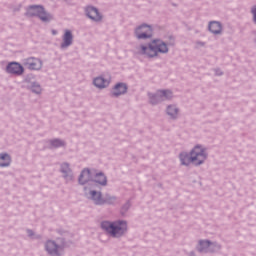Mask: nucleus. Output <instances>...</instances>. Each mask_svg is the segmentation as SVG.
Here are the masks:
<instances>
[{
	"instance_id": "16",
	"label": "nucleus",
	"mask_w": 256,
	"mask_h": 256,
	"mask_svg": "<svg viewBox=\"0 0 256 256\" xmlns=\"http://www.w3.org/2000/svg\"><path fill=\"white\" fill-rule=\"evenodd\" d=\"M93 181L95 183H98V185H107V177H105V174L103 173H96V175L93 178Z\"/></svg>"
},
{
	"instance_id": "15",
	"label": "nucleus",
	"mask_w": 256,
	"mask_h": 256,
	"mask_svg": "<svg viewBox=\"0 0 256 256\" xmlns=\"http://www.w3.org/2000/svg\"><path fill=\"white\" fill-rule=\"evenodd\" d=\"M222 27L221 24L219 22H211L209 24V31H211V33H214V35H218V33H221Z\"/></svg>"
},
{
	"instance_id": "6",
	"label": "nucleus",
	"mask_w": 256,
	"mask_h": 256,
	"mask_svg": "<svg viewBox=\"0 0 256 256\" xmlns=\"http://www.w3.org/2000/svg\"><path fill=\"white\" fill-rule=\"evenodd\" d=\"M151 35H153L151 26L142 25L136 29V37H138V39H149Z\"/></svg>"
},
{
	"instance_id": "21",
	"label": "nucleus",
	"mask_w": 256,
	"mask_h": 256,
	"mask_svg": "<svg viewBox=\"0 0 256 256\" xmlns=\"http://www.w3.org/2000/svg\"><path fill=\"white\" fill-rule=\"evenodd\" d=\"M209 245H211L209 241H200V251H203L206 247H209Z\"/></svg>"
},
{
	"instance_id": "22",
	"label": "nucleus",
	"mask_w": 256,
	"mask_h": 256,
	"mask_svg": "<svg viewBox=\"0 0 256 256\" xmlns=\"http://www.w3.org/2000/svg\"><path fill=\"white\" fill-rule=\"evenodd\" d=\"M31 89H32L33 93H37V94L41 93V86H39L37 84H33Z\"/></svg>"
},
{
	"instance_id": "2",
	"label": "nucleus",
	"mask_w": 256,
	"mask_h": 256,
	"mask_svg": "<svg viewBox=\"0 0 256 256\" xmlns=\"http://www.w3.org/2000/svg\"><path fill=\"white\" fill-rule=\"evenodd\" d=\"M168 51L169 48L165 42L162 40H153L148 44V46L142 45L139 53L146 57H157L159 53H167Z\"/></svg>"
},
{
	"instance_id": "13",
	"label": "nucleus",
	"mask_w": 256,
	"mask_h": 256,
	"mask_svg": "<svg viewBox=\"0 0 256 256\" xmlns=\"http://www.w3.org/2000/svg\"><path fill=\"white\" fill-rule=\"evenodd\" d=\"M109 83H111V81L103 77H97L94 79V85L95 87H98V89H105V87H109Z\"/></svg>"
},
{
	"instance_id": "11",
	"label": "nucleus",
	"mask_w": 256,
	"mask_h": 256,
	"mask_svg": "<svg viewBox=\"0 0 256 256\" xmlns=\"http://www.w3.org/2000/svg\"><path fill=\"white\" fill-rule=\"evenodd\" d=\"M86 15L89 17V19H92V21H101L102 16L99 13V10H97L94 7H88L86 9Z\"/></svg>"
},
{
	"instance_id": "12",
	"label": "nucleus",
	"mask_w": 256,
	"mask_h": 256,
	"mask_svg": "<svg viewBox=\"0 0 256 256\" xmlns=\"http://www.w3.org/2000/svg\"><path fill=\"white\" fill-rule=\"evenodd\" d=\"M73 43V34L66 30L63 36V42L61 44L62 49H65L66 47H69Z\"/></svg>"
},
{
	"instance_id": "19",
	"label": "nucleus",
	"mask_w": 256,
	"mask_h": 256,
	"mask_svg": "<svg viewBox=\"0 0 256 256\" xmlns=\"http://www.w3.org/2000/svg\"><path fill=\"white\" fill-rule=\"evenodd\" d=\"M167 113L170 115V117H177L179 110H177V107L175 106H168Z\"/></svg>"
},
{
	"instance_id": "23",
	"label": "nucleus",
	"mask_w": 256,
	"mask_h": 256,
	"mask_svg": "<svg viewBox=\"0 0 256 256\" xmlns=\"http://www.w3.org/2000/svg\"><path fill=\"white\" fill-rule=\"evenodd\" d=\"M253 21L256 23V6L252 8Z\"/></svg>"
},
{
	"instance_id": "8",
	"label": "nucleus",
	"mask_w": 256,
	"mask_h": 256,
	"mask_svg": "<svg viewBox=\"0 0 256 256\" xmlns=\"http://www.w3.org/2000/svg\"><path fill=\"white\" fill-rule=\"evenodd\" d=\"M172 93L171 91L167 90H160L158 91L157 95L151 96L150 101L152 105H155V99H158V101H163L164 99H171Z\"/></svg>"
},
{
	"instance_id": "1",
	"label": "nucleus",
	"mask_w": 256,
	"mask_h": 256,
	"mask_svg": "<svg viewBox=\"0 0 256 256\" xmlns=\"http://www.w3.org/2000/svg\"><path fill=\"white\" fill-rule=\"evenodd\" d=\"M207 159V152L201 146H195L190 152V156L187 154L180 155V161L182 165H201Z\"/></svg>"
},
{
	"instance_id": "5",
	"label": "nucleus",
	"mask_w": 256,
	"mask_h": 256,
	"mask_svg": "<svg viewBox=\"0 0 256 256\" xmlns=\"http://www.w3.org/2000/svg\"><path fill=\"white\" fill-rule=\"evenodd\" d=\"M28 17H39L41 21L47 23V21H51L53 17L45 12V8L42 6H30L27 10Z\"/></svg>"
},
{
	"instance_id": "4",
	"label": "nucleus",
	"mask_w": 256,
	"mask_h": 256,
	"mask_svg": "<svg viewBox=\"0 0 256 256\" xmlns=\"http://www.w3.org/2000/svg\"><path fill=\"white\" fill-rule=\"evenodd\" d=\"M45 249L51 256H61L65 252V249H67V243L63 240L59 244L55 241H48L46 242Z\"/></svg>"
},
{
	"instance_id": "18",
	"label": "nucleus",
	"mask_w": 256,
	"mask_h": 256,
	"mask_svg": "<svg viewBox=\"0 0 256 256\" xmlns=\"http://www.w3.org/2000/svg\"><path fill=\"white\" fill-rule=\"evenodd\" d=\"M90 195H91L93 201H95L96 205H103V203H105V200H103V198H101V193L92 191V192H90Z\"/></svg>"
},
{
	"instance_id": "24",
	"label": "nucleus",
	"mask_w": 256,
	"mask_h": 256,
	"mask_svg": "<svg viewBox=\"0 0 256 256\" xmlns=\"http://www.w3.org/2000/svg\"><path fill=\"white\" fill-rule=\"evenodd\" d=\"M64 167H66V169H69V165L68 164H64Z\"/></svg>"
},
{
	"instance_id": "3",
	"label": "nucleus",
	"mask_w": 256,
	"mask_h": 256,
	"mask_svg": "<svg viewBox=\"0 0 256 256\" xmlns=\"http://www.w3.org/2000/svg\"><path fill=\"white\" fill-rule=\"evenodd\" d=\"M101 227L104 229V231L108 232L111 237H121L127 232V222L125 221H105L102 222Z\"/></svg>"
},
{
	"instance_id": "7",
	"label": "nucleus",
	"mask_w": 256,
	"mask_h": 256,
	"mask_svg": "<svg viewBox=\"0 0 256 256\" xmlns=\"http://www.w3.org/2000/svg\"><path fill=\"white\" fill-rule=\"evenodd\" d=\"M24 65L31 71H39L43 67V62L39 58H28L25 60Z\"/></svg>"
},
{
	"instance_id": "9",
	"label": "nucleus",
	"mask_w": 256,
	"mask_h": 256,
	"mask_svg": "<svg viewBox=\"0 0 256 256\" xmlns=\"http://www.w3.org/2000/svg\"><path fill=\"white\" fill-rule=\"evenodd\" d=\"M8 73L12 75H23V66L17 62H11L6 68Z\"/></svg>"
},
{
	"instance_id": "20",
	"label": "nucleus",
	"mask_w": 256,
	"mask_h": 256,
	"mask_svg": "<svg viewBox=\"0 0 256 256\" xmlns=\"http://www.w3.org/2000/svg\"><path fill=\"white\" fill-rule=\"evenodd\" d=\"M51 145L52 147H63V145H65V142L56 139L51 141Z\"/></svg>"
},
{
	"instance_id": "25",
	"label": "nucleus",
	"mask_w": 256,
	"mask_h": 256,
	"mask_svg": "<svg viewBox=\"0 0 256 256\" xmlns=\"http://www.w3.org/2000/svg\"><path fill=\"white\" fill-rule=\"evenodd\" d=\"M52 33H53V35H56V34H57V32H56V31H53Z\"/></svg>"
},
{
	"instance_id": "10",
	"label": "nucleus",
	"mask_w": 256,
	"mask_h": 256,
	"mask_svg": "<svg viewBox=\"0 0 256 256\" xmlns=\"http://www.w3.org/2000/svg\"><path fill=\"white\" fill-rule=\"evenodd\" d=\"M93 173H95V171L91 172L89 169H84L79 177V184L85 185V183L91 181V179H93Z\"/></svg>"
},
{
	"instance_id": "17",
	"label": "nucleus",
	"mask_w": 256,
	"mask_h": 256,
	"mask_svg": "<svg viewBox=\"0 0 256 256\" xmlns=\"http://www.w3.org/2000/svg\"><path fill=\"white\" fill-rule=\"evenodd\" d=\"M11 165V157L8 154H0V167H9Z\"/></svg>"
},
{
	"instance_id": "14",
	"label": "nucleus",
	"mask_w": 256,
	"mask_h": 256,
	"mask_svg": "<svg viewBox=\"0 0 256 256\" xmlns=\"http://www.w3.org/2000/svg\"><path fill=\"white\" fill-rule=\"evenodd\" d=\"M127 93V85L123 83H118L113 90L114 97H119V95H123Z\"/></svg>"
}]
</instances>
